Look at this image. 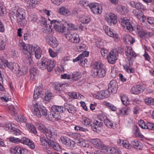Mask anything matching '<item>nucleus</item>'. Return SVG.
<instances>
[{"mask_svg": "<svg viewBox=\"0 0 154 154\" xmlns=\"http://www.w3.org/2000/svg\"><path fill=\"white\" fill-rule=\"evenodd\" d=\"M45 98H43L46 101H49L53 97V94L51 92L45 94Z\"/></svg>", "mask_w": 154, "mask_h": 154, "instance_id": "nucleus-53", "label": "nucleus"}, {"mask_svg": "<svg viewBox=\"0 0 154 154\" xmlns=\"http://www.w3.org/2000/svg\"><path fill=\"white\" fill-rule=\"evenodd\" d=\"M135 8L138 10H143L144 8V6L139 2H136Z\"/></svg>", "mask_w": 154, "mask_h": 154, "instance_id": "nucleus-48", "label": "nucleus"}, {"mask_svg": "<svg viewBox=\"0 0 154 154\" xmlns=\"http://www.w3.org/2000/svg\"><path fill=\"white\" fill-rule=\"evenodd\" d=\"M28 52L30 54H35L36 58L38 59H40L41 57L42 51L40 48L38 46L35 45H28L27 49Z\"/></svg>", "mask_w": 154, "mask_h": 154, "instance_id": "nucleus-5", "label": "nucleus"}, {"mask_svg": "<svg viewBox=\"0 0 154 154\" xmlns=\"http://www.w3.org/2000/svg\"><path fill=\"white\" fill-rule=\"evenodd\" d=\"M93 66L94 71H99V69L105 67L103 64L100 62H95L93 63Z\"/></svg>", "mask_w": 154, "mask_h": 154, "instance_id": "nucleus-31", "label": "nucleus"}, {"mask_svg": "<svg viewBox=\"0 0 154 154\" xmlns=\"http://www.w3.org/2000/svg\"><path fill=\"white\" fill-rule=\"evenodd\" d=\"M118 85L116 82L115 80H112L110 82L108 86V90L111 93H115L117 90Z\"/></svg>", "mask_w": 154, "mask_h": 154, "instance_id": "nucleus-14", "label": "nucleus"}, {"mask_svg": "<svg viewBox=\"0 0 154 154\" xmlns=\"http://www.w3.org/2000/svg\"><path fill=\"white\" fill-rule=\"evenodd\" d=\"M51 24L53 25V28L58 32L63 33L65 30L67 22L66 21H57L54 20L51 21Z\"/></svg>", "mask_w": 154, "mask_h": 154, "instance_id": "nucleus-3", "label": "nucleus"}, {"mask_svg": "<svg viewBox=\"0 0 154 154\" xmlns=\"http://www.w3.org/2000/svg\"><path fill=\"white\" fill-rule=\"evenodd\" d=\"M80 3L82 6H84L85 8H87L88 7H89V5L90 4V3H89L88 2L85 0L80 1Z\"/></svg>", "mask_w": 154, "mask_h": 154, "instance_id": "nucleus-60", "label": "nucleus"}, {"mask_svg": "<svg viewBox=\"0 0 154 154\" xmlns=\"http://www.w3.org/2000/svg\"><path fill=\"white\" fill-rule=\"evenodd\" d=\"M80 77V73L79 72H74L72 73V77L71 78L74 81H76L79 79Z\"/></svg>", "mask_w": 154, "mask_h": 154, "instance_id": "nucleus-37", "label": "nucleus"}, {"mask_svg": "<svg viewBox=\"0 0 154 154\" xmlns=\"http://www.w3.org/2000/svg\"><path fill=\"white\" fill-rule=\"evenodd\" d=\"M102 122H99L98 121H95L92 123L91 125V129L95 132H97L100 131V128L103 125Z\"/></svg>", "mask_w": 154, "mask_h": 154, "instance_id": "nucleus-19", "label": "nucleus"}, {"mask_svg": "<svg viewBox=\"0 0 154 154\" xmlns=\"http://www.w3.org/2000/svg\"><path fill=\"white\" fill-rule=\"evenodd\" d=\"M17 16L16 12H12L10 13V17L12 21L15 22L17 21L18 23V18Z\"/></svg>", "mask_w": 154, "mask_h": 154, "instance_id": "nucleus-32", "label": "nucleus"}, {"mask_svg": "<svg viewBox=\"0 0 154 154\" xmlns=\"http://www.w3.org/2000/svg\"><path fill=\"white\" fill-rule=\"evenodd\" d=\"M106 148H104L103 150L105 152H107L109 154H119L120 151L117 147H110L105 146Z\"/></svg>", "mask_w": 154, "mask_h": 154, "instance_id": "nucleus-15", "label": "nucleus"}, {"mask_svg": "<svg viewBox=\"0 0 154 154\" xmlns=\"http://www.w3.org/2000/svg\"><path fill=\"white\" fill-rule=\"evenodd\" d=\"M125 52L127 56L129 55L133 57H135L136 56L135 53L133 51L132 48L130 47H126L125 49Z\"/></svg>", "mask_w": 154, "mask_h": 154, "instance_id": "nucleus-30", "label": "nucleus"}, {"mask_svg": "<svg viewBox=\"0 0 154 154\" xmlns=\"http://www.w3.org/2000/svg\"><path fill=\"white\" fill-rule=\"evenodd\" d=\"M78 94H79L74 92H68V95L69 97L74 99L77 98Z\"/></svg>", "mask_w": 154, "mask_h": 154, "instance_id": "nucleus-55", "label": "nucleus"}, {"mask_svg": "<svg viewBox=\"0 0 154 154\" xmlns=\"http://www.w3.org/2000/svg\"><path fill=\"white\" fill-rule=\"evenodd\" d=\"M21 147H14L11 149V152L14 154H20Z\"/></svg>", "mask_w": 154, "mask_h": 154, "instance_id": "nucleus-35", "label": "nucleus"}, {"mask_svg": "<svg viewBox=\"0 0 154 154\" xmlns=\"http://www.w3.org/2000/svg\"><path fill=\"white\" fill-rule=\"evenodd\" d=\"M91 18L89 17L85 16H82L80 18V20L83 23H88L90 21Z\"/></svg>", "mask_w": 154, "mask_h": 154, "instance_id": "nucleus-34", "label": "nucleus"}, {"mask_svg": "<svg viewBox=\"0 0 154 154\" xmlns=\"http://www.w3.org/2000/svg\"><path fill=\"white\" fill-rule=\"evenodd\" d=\"M123 66L125 70L128 73H131L134 72V70L132 68H130L129 66L125 65Z\"/></svg>", "mask_w": 154, "mask_h": 154, "instance_id": "nucleus-54", "label": "nucleus"}, {"mask_svg": "<svg viewBox=\"0 0 154 154\" xmlns=\"http://www.w3.org/2000/svg\"><path fill=\"white\" fill-rule=\"evenodd\" d=\"M93 97L97 99H102L103 97L102 96L101 91H99L93 95Z\"/></svg>", "mask_w": 154, "mask_h": 154, "instance_id": "nucleus-58", "label": "nucleus"}, {"mask_svg": "<svg viewBox=\"0 0 154 154\" xmlns=\"http://www.w3.org/2000/svg\"><path fill=\"white\" fill-rule=\"evenodd\" d=\"M53 26V25L51 24V25H49V27H48V26L46 27V29L43 30L44 32L48 34L51 33L52 32V27Z\"/></svg>", "mask_w": 154, "mask_h": 154, "instance_id": "nucleus-56", "label": "nucleus"}, {"mask_svg": "<svg viewBox=\"0 0 154 154\" xmlns=\"http://www.w3.org/2000/svg\"><path fill=\"white\" fill-rule=\"evenodd\" d=\"M9 139L10 141L15 143H18L20 142V139L19 138L10 137H9Z\"/></svg>", "mask_w": 154, "mask_h": 154, "instance_id": "nucleus-57", "label": "nucleus"}, {"mask_svg": "<svg viewBox=\"0 0 154 154\" xmlns=\"http://www.w3.org/2000/svg\"><path fill=\"white\" fill-rule=\"evenodd\" d=\"M10 131L14 135L17 136L20 135L22 133V132L20 130L15 128H12Z\"/></svg>", "mask_w": 154, "mask_h": 154, "instance_id": "nucleus-45", "label": "nucleus"}, {"mask_svg": "<svg viewBox=\"0 0 154 154\" xmlns=\"http://www.w3.org/2000/svg\"><path fill=\"white\" fill-rule=\"evenodd\" d=\"M90 141L91 143L95 145L96 147L99 149L103 150L104 148H106L104 144L102 143L100 139L98 138L91 139Z\"/></svg>", "mask_w": 154, "mask_h": 154, "instance_id": "nucleus-13", "label": "nucleus"}, {"mask_svg": "<svg viewBox=\"0 0 154 154\" xmlns=\"http://www.w3.org/2000/svg\"><path fill=\"white\" fill-rule=\"evenodd\" d=\"M121 100L124 105H127L129 104V101L128 100V98L125 96H121Z\"/></svg>", "mask_w": 154, "mask_h": 154, "instance_id": "nucleus-46", "label": "nucleus"}, {"mask_svg": "<svg viewBox=\"0 0 154 154\" xmlns=\"http://www.w3.org/2000/svg\"><path fill=\"white\" fill-rule=\"evenodd\" d=\"M103 28L106 33L109 36L112 37L116 36V35L113 32V30L110 28H109L106 25L103 26Z\"/></svg>", "mask_w": 154, "mask_h": 154, "instance_id": "nucleus-25", "label": "nucleus"}, {"mask_svg": "<svg viewBox=\"0 0 154 154\" xmlns=\"http://www.w3.org/2000/svg\"><path fill=\"white\" fill-rule=\"evenodd\" d=\"M104 123L107 127L109 128H112L113 126V123L111 121L108 119H106L104 120Z\"/></svg>", "mask_w": 154, "mask_h": 154, "instance_id": "nucleus-50", "label": "nucleus"}, {"mask_svg": "<svg viewBox=\"0 0 154 154\" xmlns=\"http://www.w3.org/2000/svg\"><path fill=\"white\" fill-rule=\"evenodd\" d=\"M26 7L29 9L34 8L38 4V2L36 0H25Z\"/></svg>", "mask_w": 154, "mask_h": 154, "instance_id": "nucleus-21", "label": "nucleus"}, {"mask_svg": "<svg viewBox=\"0 0 154 154\" xmlns=\"http://www.w3.org/2000/svg\"><path fill=\"white\" fill-rule=\"evenodd\" d=\"M132 13L137 18L140 17L143 15V13L138 10L134 9L132 10Z\"/></svg>", "mask_w": 154, "mask_h": 154, "instance_id": "nucleus-36", "label": "nucleus"}, {"mask_svg": "<svg viewBox=\"0 0 154 154\" xmlns=\"http://www.w3.org/2000/svg\"><path fill=\"white\" fill-rule=\"evenodd\" d=\"M45 134L47 139H49L48 141V145L55 150H57V146L58 144L55 142L54 138L56 137L57 134L55 129L52 128H48L45 132Z\"/></svg>", "mask_w": 154, "mask_h": 154, "instance_id": "nucleus-1", "label": "nucleus"}, {"mask_svg": "<svg viewBox=\"0 0 154 154\" xmlns=\"http://www.w3.org/2000/svg\"><path fill=\"white\" fill-rule=\"evenodd\" d=\"M65 111L66 109L69 113H74L75 112L76 108L74 106L69 104H65Z\"/></svg>", "mask_w": 154, "mask_h": 154, "instance_id": "nucleus-27", "label": "nucleus"}, {"mask_svg": "<svg viewBox=\"0 0 154 154\" xmlns=\"http://www.w3.org/2000/svg\"><path fill=\"white\" fill-rule=\"evenodd\" d=\"M84 124L88 126H90L91 128V125H92L91 121L88 118H85V119L84 120Z\"/></svg>", "mask_w": 154, "mask_h": 154, "instance_id": "nucleus-51", "label": "nucleus"}, {"mask_svg": "<svg viewBox=\"0 0 154 154\" xmlns=\"http://www.w3.org/2000/svg\"><path fill=\"white\" fill-rule=\"evenodd\" d=\"M28 18L30 21L34 22L36 20L37 18L36 15H31L29 16Z\"/></svg>", "mask_w": 154, "mask_h": 154, "instance_id": "nucleus-64", "label": "nucleus"}, {"mask_svg": "<svg viewBox=\"0 0 154 154\" xmlns=\"http://www.w3.org/2000/svg\"><path fill=\"white\" fill-rule=\"evenodd\" d=\"M33 107L34 109L33 114L38 117H41L42 115L46 116L47 115V110L45 107L42 106H41L38 103L33 104Z\"/></svg>", "mask_w": 154, "mask_h": 154, "instance_id": "nucleus-4", "label": "nucleus"}, {"mask_svg": "<svg viewBox=\"0 0 154 154\" xmlns=\"http://www.w3.org/2000/svg\"><path fill=\"white\" fill-rule=\"evenodd\" d=\"M77 50L79 51H84L87 49V47L86 45L83 43H81V44L77 46Z\"/></svg>", "mask_w": 154, "mask_h": 154, "instance_id": "nucleus-39", "label": "nucleus"}, {"mask_svg": "<svg viewBox=\"0 0 154 154\" xmlns=\"http://www.w3.org/2000/svg\"><path fill=\"white\" fill-rule=\"evenodd\" d=\"M40 140L41 143V145L45 146L46 145V144L47 143L48 144V141H49V139H48V140H46L45 137H41Z\"/></svg>", "mask_w": 154, "mask_h": 154, "instance_id": "nucleus-59", "label": "nucleus"}, {"mask_svg": "<svg viewBox=\"0 0 154 154\" xmlns=\"http://www.w3.org/2000/svg\"><path fill=\"white\" fill-rule=\"evenodd\" d=\"M59 12L61 14L66 17L69 16L71 14L70 10L64 6H62L59 8Z\"/></svg>", "mask_w": 154, "mask_h": 154, "instance_id": "nucleus-23", "label": "nucleus"}, {"mask_svg": "<svg viewBox=\"0 0 154 154\" xmlns=\"http://www.w3.org/2000/svg\"><path fill=\"white\" fill-rule=\"evenodd\" d=\"M145 88L142 85H138L133 87L131 89V92L134 94H138L144 90Z\"/></svg>", "mask_w": 154, "mask_h": 154, "instance_id": "nucleus-18", "label": "nucleus"}, {"mask_svg": "<svg viewBox=\"0 0 154 154\" xmlns=\"http://www.w3.org/2000/svg\"><path fill=\"white\" fill-rule=\"evenodd\" d=\"M139 126L142 129H146V124L144 121L142 120H140L138 122Z\"/></svg>", "mask_w": 154, "mask_h": 154, "instance_id": "nucleus-63", "label": "nucleus"}, {"mask_svg": "<svg viewBox=\"0 0 154 154\" xmlns=\"http://www.w3.org/2000/svg\"><path fill=\"white\" fill-rule=\"evenodd\" d=\"M103 99L106 98L110 96V92L108 90H105L103 91H100Z\"/></svg>", "mask_w": 154, "mask_h": 154, "instance_id": "nucleus-47", "label": "nucleus"}, {"mask_svg": "<svg viewBox=\"0 0 154 154\" xmlns=\"http://www.w3.org/2000/svg\"><path fill=\"white\" fill-rule=\"evenodd\" d=\"M132 144L135 149H140L141 148L140 143L137 140H135L132 142Z\"/></svg>", "mask_w": 154, "mask_h": 154, "instance_id": "nucleus-38", "label": "nucleus"}, {"mask_svg": "<svg viewBox=\"0 0 154 154\" xmlns=\"http://www.w3.org/2000/svg\"><path fill=\"white\" fill-rule=\"evenodd\" d=\"M105 18L110 26L114 25L117 23L116 18L115 14L113 13H106L105 15Z\"/></svg>", "mask_w": 154, "mask_h": 154, "instance_id": "nucleus-8", "label": "nucleus"}, {"mask_svg": "<svg viewBox=\"0 0 154 154\" xmlns=\"http://www.w3.org/2000/svg\"><path fill=\"white\" fill-rule=\"evenodd\" d=\"M106 75L105 67L99 69V71H94L92 73V75L94 77H103Z\"/></svg>", "mask_w": 154, "mask_h": 154, "instance_id": "nucleus-17", "label": "nucleus"}, {"mask_svg": "<svg viewBox=\"0 0 154 154\" xmlns=\"http://www.w3.org/2000/svg\"><path fill=\"white\" fill-rule=\"evenodd\" d=\"M37 127L38 130L43 133H45L47 129L44 125L41 124L37 125Z\"/></svg>", "mask_w": 154, "mask_h": 154, "instance_id": "nucleus-42", "label": "nucleus"}, {"mask_svg": "<svg viewBox=\"0 0 154 154\" xmlns=\"http://www.w3.org/2000/svg\"><path fill=\"white\" fill-rule=\"evenodd\" d=\"M89 8L92 12L94 14H100L102 12L101 5L97 3H91Z\"/></svg>", "mask_w": 154, "mask_h": 154, "instance_id": "nucleus-9", "label": "nucleus"}, {"mask_svg": "<svg viewBox=\"0 0 154 154\" xmlns=\"http://www.w3.org/2000/svg\"><path fill=\"white\" fill-rule=\"evenodd\" d=\"M66 38L71 42L74 43H78L80 41L79 35L76 33H69L66 34Z\"/></svg>", "mask_w": 154, "mask_h": 154, "instance_id": "nucleus-10", "label": "nucleus"}, {"mask_svg": "<svg viewBox=\"0 0 154 154\" xmlns=\"http://www.w3.org/2000/svg\"><path fill=\"white\" fill-rule=\"evenodd\" d=\"M123 40L125 44H133L135 42V40L134 38H133L129 35H126L123 37Z\"/></svg>", "mask_w": 154, "mask_h": 154, "instance_id": "nucleus-24", "label": "nucleus"}, {"mask_svg": "<svg viewBox=\"0 0 154 154\" xmlns=\"http://www.w3.org/2000/svg\"><path fill=\"white\" fill-rule=\"evenodd\" d=\"M138 35L141 38H144L146 36V32L142 31L140 29V26H137L134 30Z\"/></svg>", "mask_w": 154, "mask_h": 154, "instance_id": "nucleus-29", "label": "nucleus"}, {"mask_svg": "<svg viewBox=\"0 0 154 154\" xmlns=\"http://www.w3.org/2000/svg\"><path fill=\"white\" fill-rule=\"evenodd\" d=\"M122 26L128 30V32H131L134 31L136 27L134 26V24L131 21L129 20L124 18L121 22Z\"/></svg>", "mask_w": 154, "mask_h": 154, "instance_id": "nucleus-7", "label": "nucleus"}, {"mask_svg": "<svg viewBox=\"0 0 154 154\" xmlns=\"http://www.w3.org/2000/svg\"><path fill=\"white\" fill-rule=\"evenodd\" d=\"M51 109L54 112L63 113L65 112V106L64 107H63L58 106H54L52 107Z\"/></svg>", "mask_w": 154, "mask_h": 154, "instance_id": "nucleus-26", "label": "nucleus"}, {"mask_svg": "<svg viewBox=\"0 0 154 154\" xmlns=\"http://www.w3.org/2000/svg\"><path fill=\"white\" fill-rule=\"evenodd\" d=\"M14 65L13 67L11 70L14 73L16 74L20 73V69H19V65L16 63H14Z\"/></svg>", "mask_w": 154, "mask_h": 154, "instance_id": "nucleus-33", "label": "nucleus"}, {"mask_svg": "<svg viewBox=\"0 0 154 154\" xmlns=\"http://www.w3.org/2000/svg\"><path fill=\"white\" fill-rule=\"evenodd\" d=\"M20 49L21 50H25L27 51L28 46L27 47L25 45L24 43H20L19 44Z\"/></svg>", "mask_w": 154, "mask_h": 154, "instance_id": "nucleus-62", "label": "nucleus"}, {"mask_svg": "<svg viewBox=\"0 0 154 154\" xmlns=\"http://www.w3.org/2000/svg\"><path fill=\"white\" fill-rule=\"evenodd\" d=\"M145 103L148 105H154V99L151 97H148L145 99Z\"/></svg>", "mask_w": 154, "mask_h": 154, "instance_id": "nucleus-43", "label": "nucleus"}, {"mask_svg": "<svg viewBox=\"0 0 154 154\" xmlns=\"http://www.w3.org/2000/svg\"><path fill=\"white\" fill-rule=\"evenodd\" d=\"M129 110L126 107L122 108L119 110V114L120 115H128L129 113Z\"/></svg>", "mask_w": 154, "mask_h": 154, "instance_id": "nucleus-40", "label": "nucleus"}, {"mask_svg": "<svg viewBox=\"0 0 154 154\" xmlns=\"http://www.w3.org/2000/svg\"><path fill=\"white\" fill-rule=\"evenodd\" d=\"M37 69L35 67H33L29 70L31 77L33 78H35L37 74Z\"/></svg>", "mask_w": 154, "mask_h": 154, "instance_id": "nucleus-41", "label": "nucleus"}, {"mask_svg": "<svg viewBox=\"0 0 154 154\" xmlns=\"http://www.w3.org/2000/svg\"><path fill=\"white\" fill-rule=\"evenodd\" d=\"M54 88L57 93H60L63 92L64 88L67 86L66 83L60 82H55L54 84Z\"/></svg>", "mask_w": 154, "mask_h": 154, "instance_id": "nucleus-11", "label": "nucleus"}, {"mask_svg": "<svg viewBox=\"0 0 154 154\" xmlns=\"http://www.w3.org/2000/svg\"><path fill=\"white\" fill-rule=\"evenodd\" d=\"M77 143L79 146L84 147H86L88 146V145L86 144L85 140L83 139H79L78 140Z\"/></svg>", "mask_w": 154, "mask_h": 154, "instance_id": "nucleus-49", "label": "nucleus"}, {"mask_svg": "<svg viewBox=\"0 0 154 154\" xmlns=\"http://www.w3.org/2000/svg\"><path fill=\"white\" fill-rule=\"evenodd\" d=\"M118 54L116 52V50H113L110 51L108 57V62L111 64L114 63L115 61L117 59Z\"/></svg>", "mask_w": 154, "mask_h": 154, "instance_id": "nucleus-12", "label": "nucleus"}, {"mask_svg": "<svg viewBox=\"0 0 154 154\" xmlns=\"http://www.w3.org/2000/svg\"><path fill=\"white\" fill-rule=\"evenodd\" d=\"M37 65L42 70L47 69L48 72H51L55 66V63L53 60L47 58H43L41 62L38 61Z\"/></svg>", "mask_w": 154, "mask_h": 154, "instance_id": "nucleus-2", "label": "nucleus"}, {"mask_svg": "<svg viewBox=\"0 0 154 154\" xmlns=\"http://www.w3.org/2000/svg\"><path fill=\"white\" fill-rule=\"evenodd\" d=\"M16 120L20 122H25L26 121V119L25 117L23 116L19 115H18L17 118H16Z\"/></svg>", "mask_w": 154, "mask_h": 154, "instance_id": "nucleus-44", "label": "nucleus"}, {"mask_svg": "<svg viewBox=\"0 0 154 154\" xmlns=\"http://www.w3.org/2000/svg\"><path fill=\"white\" fill-rule=\"evenodd\" d=\"M53 111V112L51 113L52 116L55 119V120H56L60 119L61 118V116L58 113H55Z\"/></svg>", "mask_w": 154, "mask_h": 154, "instance_id": "nucleus-61", "label": "nucleus"}, {"mask_svg": "<svg viewBox=\"0 0 154 154\" xmlns=\"http://www.w3.org/2000/svg\"><path fill=\"white\" fill-rule=\"evenodd\" d=\"M20 142L29 146L32 149H33L35 147V146L32 141L30 139L25 137H23L20 139Z\"/></svg>", "mask_w": 154, "mask_h": 154, "instance_id": "nucleus-20", "label": "nucleus"}, {"mask_svg": "<svg viewBox=\"0 0 154 154\" xmlns=\"http://www.w3.org/2000/svg\"><path fill=\"white\" fill-rule=\"evenodd\" d=\"M75 143L74 141L69 139L66 145L70 148H73L75 146Z\"/></svg>", "mask_w": 154, "mask_h": 154, "instance_id": "nucleus-52", "label": "nucleus"}, {"mask_svg": "<svg viewBox=\"0 0 154 154\" xmlns=\"http://www.w3.org/2000/svg\"><path fill=\"white\" fill-rule=\"evenodd\" d=\"M46 41L48 44L53 48H55L58 45L56 39L54 37L47 35L46 38Z\"/></svg>", "mask_w": 154, "mask_h": 154, "instance_id": "nucleus-16", "label": "nucleus"}, {"mask_svg": "<svg viewBox=\"0 0 154 154\" xmlns=\"http://www.w3.org/2000/svg\"><path fill=\"white\" fill-rule=\"evenodd\" d=\"M18 17V24L21 26L26 25V21L25 19V12L23 9L19 8L16 11Z\"/></svg>", "mask_w": 154, "mask_h": 154, "instance_id": "nucleus-6", "label": "nucleus"}, {"mask_svg": "<svg viewBox=\"0 0 154 154\" xmlns=\"http://www.w3.org/2000/svg\"><path fill=\"white\" fill-rule=\"evenodd\" d=\"M42 85H40L39 86L36 87L34 92L33 97L37 99L40 96L42 91Z\"/></svg>", "mask_w": 154, "mask_h": 154, "instance_id": "nucleus-22", "label": "nucleus"}, {"mask_svg": "<svg viewBox=\"0 0 154 154\" xmlns=\"http://www.w3.org/2000/svg\"><path fill=\"white\" fill-rule=\"evenodd\" d=\"M18 111V108L16 106L11 105L9 107V112L12 116H16Z\"/></svg>", "mask_w": 154, "mask_h": 154, "instance_id": "nucleus-28", "label": "nucleus"}]
</instances>
